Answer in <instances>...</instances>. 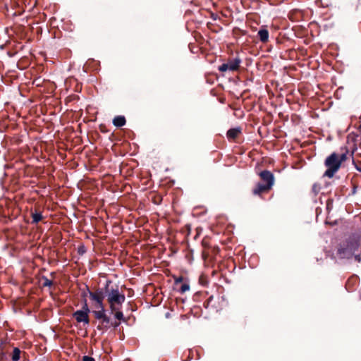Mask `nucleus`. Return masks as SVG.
Instances as JSON below:
<instances>
[{
    "mask_svg": "<svg viewBox=\"0 0 361 361\" xmlns=\"http://www.w3.org/2000/svg\"><path fill=\"white\" fill-rule=\"evenodd\" d=\"M228 68L230 71H235L238 69L239 64L238 62L228 63Z\"/></svg>",
    "mask_w": 361,
    "mask_h": 361,
    "instance_id": "ddd939ff",
    "label": "nucleus"
},
{
    "mask_svg": "<svg viewBox=\"0 0 361 361\" xmlns=\"http://www.w3.org/2000/svg\"><path fill=\"white\" fill-rule=\"evenodd\" d=\"M82 361H94V359L89 356H83Z\"/></svg>",
    "mask_w": 361,
    "mask_h": 361,
    "instance_id": "aec40b11",
    "label": "nucleus"
},
{
    "mask_svg": "<svg viewBox=\"0 0 361 361\" xmlns=\"http://www.w3.org/2000/svg\"><path fill=\"white\" fill-rule=\"evenodd\" d=\"M111 313L114 314L115 318L117 319L118 321L124 320L123 314L121 311V309H117L116 310L114 311V312Z\"/></svg>",
    "mask_w": 361,
    "mask_h": 361,
    "instance_id": "f8f14e48",
    "label": "nucleus"
},
{
    "mask_svg": "<svg viewBox=\"0 0 361 361\" xmlns=\"http://www.w3.org/2000/svg\"><path fill=\"white\" fill-rule=\"evenodd\" d=\"M262 182L259 183L257 186L253 189L255 195H260L264 192H267L274 185V176L268 171H264L260 173Z\"/></svg>",
    "mask_w": 361,
    "mask_h": 361,
    "instance_id": "f03ea898",
    "label": "nucleus"
},
{
    "mask_svg": "<svg viewBox=\"0 0 361 361\" xmlns=\"http://www.w3.org/2000/svg\"><path fill=\"white\" fill-rule=\"evenodd\" d=\"M20 352L19 348H14L11 357L13 361H18L20 360Z\"/></svg>",
    "mask_w": 361,
    "mask_h": 361,
    "instance_id": "1a4fd4ad",
    "label": "nucleus"
},
{
    "mask_svg": "<svg viewBox=\"0 0 361 361\" xmlns=\"http://www.w3.org/2000/svg\"><path fill=\"white\" fill-rule=\"evenodd\" d=\"M190 290V286L189 284L188 283H183L181 286H180V292L181 293H185L186 291L189 290Z\"/></svg>",
    "mask_w": 361,
    "mask_h": 361,
    "instance_id": "2eb2a0df",
    "label": "nucleus"
},
{
    "mask_svg": "<svg viewBox=\"0 0 361 361\" xmlns=\"http://www.w3.org/2000/svg\"><path fill=\"white\" fill-rule=\"evenodd\" d=\"M257 36L262 42H267L269 39V32L267 29L262 28L258 31Z\"/></svg>",
    "mask_w": 361,
    "mask_h": 361,
    "instance_id": "0eeeda50",
    "label": "nucleus"
},
{
    "mask_svg": "<svg viewBox=\"0 0 361 361\" xmlns=\"http://www.w3.org/2000/svg\"><path fill=\"white\" fill-rule=\"evenodd\" d=\"M346 159H347V155L345 153H343L342 154L338 156V160H339L340 164H341V163L343 161H345Z\"/></svg>",
    "mask_w": 361,
    "mask_h": 361,
    "instance_id": "a211bd4d",
    "label": "nucleus"
},
{
    "mask_svg": "<svg viewBox=\"0 0 361 361\" xmlns=\"http://www.w3.org/2000/svg\"><path fill=\"white\" fill-rule=\"evenodd\" d=\"M325 165L328 169L325 171L324 176L332 178L341 166L338 155L336 153L331 154L326 158Z\"/></svg>",
    "mask_w": 361,
    "mask_h": 361,
    "instance_id": "7ed1b4c3",
    "label": "nucleus"
},
{
    "mask_svg": "<svg viewBox=\"0 0 361 361\" xmlns=\"http://www.w3.org/2000/svg\"><path fill=\"white\" fill-rule=\"evenodd\" d=\"M102 323L108 324L110 322V319L106 314L102 319Z\"/></svg>",
    "mask_w": 361,
    "mask_h": 361,
    "instance_id": "6ab92c4d",
    "label": "nucleus"
},
{
    "mask_svg": "<svg viewBox=\"0 0 361 361\" xmlns=\"http://www.w3.org/2000/svg\"><path fill=\"white\" fill-rule=\"evenodd\" d=\"M89 313H90V309L87 306L86 300L85 301V303L82 306V310H77L73 314V318L77 321L78 323H84V324H89L90 319H89Z\"/></svg>",
    "mask_w": 361,
    "mask_h": 361,
    "instance_id": "20e7f679",
    "label": "nucleus"
},
{
    "mask_svg": "<svg viewBox=\"0 0 361 361\" xmlns=\"http://www.w3.org/2000/svg\"><path fill=\"white\" fill-rule=\"evenodd\" d=\"M219 70L221 71V72H225L228 70H229L228 68V64H226V63H223L222 65H221L219 68Z\"/></svg>",
    "mask_w": 361,
    "mask_h": 361,
    "instance_id": "dca6fc26",
    "label": "nucleus"
},
{
    "mask_svg": "<svg viewBox=\"0 0 361 361\" xmlns=\"http://www.w3.org/2000/svg\"><path fill=\"white\" fill-rule=\"evenodd\" d=\"M360 171H361V169H359Z\"/></svg>",
    "mask_w": 361,
    "mask_h": 361,
    "instance_id": "b1692460",
    "label": "nucleus"
},
{
    "mask_svg": "<svg viewBox=\"0 0 361 361\" xmlns=\"http://www.w3.org/2000/svg\"><path fill=\"white\" fill-rule=\"evenodd\" d=\"M43 280V286H48V287H50L52 286L53 284V282L51 280H49L46 277H43L42 279Z\"/></svg>",
    "mask_w": 361,
    "mask_h": 361,
    "instance_id": "4468645a",
    "label": "nucleus"
},
{
    "mask_svg": "<svg viewBox=\"0 0 361 361\" xmlns=\"http://www.w3.org/2000/svg\"><path fill=\"white\" fill-rule=\"evenodd\" d=\"M94 317L97 319H102L105 315V310L103 308V310L99 309L98 311L94 312Z\"/></svg>",
    "mask_w": 361,
    "mask_h": 361,
    "instance_id": "9b49d317",
    "label": "nucleus"
},
{
    "mask_svg": "<svg viewBox=\"0 0 361 361\" xmlns=\"http://www.w3.org/2000/svg\"><path fill=\"white\" fill-rule=\"evenodd\" d=\"M113 123L116 127H122L126 124V118L122 116H116L113 120Z\"/></svg>",
    "mask_w": 361,
    "mask_h": 361,
    "instance_id": "6e6552de",
    "label": "nucleus"
},
{
    "mask_svg": "<svg viewBox=\"0 0 361 361\" xmlns=\"http://www.w3.org/2000/svg\"><path fill=\"white\" fill-rule=\"evenodd\" d=\"M94 307L97 308V309H101V310H103V308H104V303H103V301H101V305L100 303H99V302H94Z\"/></svg>",
    "mask_w": 361,
    "mask_h": 361,
    "instance_id": "f3484780",
    "label": "nucleus"
},
{
    "mask_svg": "<svg viewBox=\"0 0 361 361\" xmlns=\"http://www.w3.org/2000/svg\"><path fill=\"white\" fill-rule=\"evenodd\" d=\"M32 223L37 224L42 219V215L39 212H35L32 214Z\"/></svg>",
    "mask_w": 361,
    "mask_h": 361,
    "instance_id": "9d476101",
    "label": "nucleus"
},
{
    "mask_svg": "<svg viewBox=\"0 0 361 361\" xmlns=\"http://www.w3.org/2000/svg\"><path fill=\"white\" fill-rule=\"evenodd\" d=\"M241 133L240 128H231L227 132V137L228 140H234Z\"/></svg>",
    "mask_w": 361,
    "mask_h": 361,
    "instance_id": "423d86ee",
    "label": "nucleus"
},
{
    "mask_svg": "<svg viewBox=\"0 0 361 361\" xmlns=\"http://www.w3.org/2000/svg\"><path fill=\"white\" fill-rule=\"evenodd\" d=\"M106 293L111 312H114L117 309H121L126 300L125 295L120 293L118 288L109 290L108 286L106 287Z\"/></svg>",
    "mask_w": 361,
    "mask_h": 361,
    "instance_id": "f257e3e1",
    "label": "nucleus"
},
{
    "mask_svg": "<svg viewBox=\"0 0 361 361\" xmlns=\"http://www.w3.org/2000/svg\"><path fill=\"white\" fill-rule=\"evenodd\" d=\"M90 298L94 302H99L101 304V301H103L105 298V293L102 289H97L94 292L90 291Z\"/></svg>",
    "mask_w": 361,
    "mask_h": 361,
    "instance_id": "39448f33",
    "label": "nucleus"
},
{
    "mask_svg": "<svg viewBox=\"0 0 361 361\" xmlns=\"http://www.w3.org/2000/svg\"><path fill=\"white\" fill-rule=\"evenodd\" d=\"M320 188L317 184H314L312 187V190L315 193H317L319 190Z\"/></svg>",
    "mask_w": 361,
    "mask_h": 361,
    "instance_id": "412c9836",
    "label": "nucleus"
},
{
    "mask_svg": "<svg viewBox=\"0 0 361 361\" xmlns=\"http://www.w3.org/2000/svg\"><path fill=\"white\" fill-rule=\"evenodd\" d=\"M118 325H119V323H116V324H115V325H114V326H118Z\"/></svg>",
    "mask_w": 361,
    "mask_h": 361,
    "instance_id": "5701e85b",
    "label": "nucleus"
},
{
    "mask_svg": "<svg viewBox=\"0 0 361 361\" xmlns=\"http://www.w3.org/2000/svg\"><path fill=\"white\" fill-rule=\"evenodd\" d=\"M183 281V277H178L175 279V283L177 284Z\"/></svg>",
    "mask_w": 361,
    "mask_h": 361,
    "instance_id": "4be33fe9",
    "label": "nucleus"
}]
</instances>
